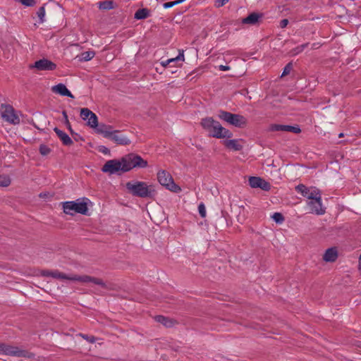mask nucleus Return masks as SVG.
I'll use <instances>...</instances> for the list:
<instances>
[{
    "instance_id": "f257e3e1",
    "label": "nucleus",
    "mask_w": 361,
    "mask_h": 361,
    "mask_svg": "<svg viewBox=\"0 0 361 361\" xmlns=\"http://www.w3.org/2000/svg\"><path fill=\"white\" fill-rule=\"evenodd\" d=\"M42 275L44 276H51L54 279H67L70 281H80L82 283H89L92 282L96 285H99L102 288L106 289H111L101 279L92 277L87 275L79 276V275H71L68 276L66 274L60 272L59 271H49V270H43L41 272Z\"/></svg>"
},
{
    "instance_id": "f03ea898",
    "label": "nucleus",
    "mask_w": 361,
    "mask_h": 361,
    "mask_svg": "<svg viewBox=\"0 0 361 361\" xmlns=\"http://www.w3.org/2000/svg\"><path fill=\"white\" fill-rule=\"evenodd\" d=\"M126 188L132 195L141 198L152 199L156 194L154 187L143 181H129L126 183Z\"/></svg>"
},
{
    "instance_id": "7ed1b4c3",
    "label": "nucleus",
    "mask_w": 361,
    "mask_h": 361,
    "mask_svg": "<svg viewBox=\"0 0 361 361\" xmlns=\"http://www.w3.org/2000/svg\"><path fill=\"white\" fill-rule=\"evenodd\" d=\"M121 159L123 164V172L129 171L135 168L144 169L147 166V161L135 153L126 154Z\"/></svg>"
},
{
    "instance_id": "20e7f679",
    "label": "nucleus",
    "mask_w": 361,
    "mask_h": 361,
    "mask_svg": "<svg viewBox=\"0 0 361 361\" xmlns=\"http://www.w3.org/2000/svg\"><path fill=\"white\" fill-rule=\"evenodd\" d=\"M219 118L238 128H244L247 122V119L243 116L232 114L226 111H220L219 112Z\"/></svg>"
},
{
    "instance_id": "39448f33",
    "label": "nucleus",
    "mask_w": 361,
    "mask_h": 361,
    "mask_svg": "<svg viewBox=\"0 0 361 361\" xmlns=\"http://www.w3.org/2000/svg\"><path fill=\"white\" fill-rule=\"evenodd\" d=\"M0 355L28 358H33L35 357V354L27 350H21L18 347L7 345L4 343H0Z\"/></svg>"
},
{
    "instance_id": "423d86ee",
    "label": "nucleus",
    "mask_w": 361,
    "mask_h": 361,
    "mask_svg": "<svg viewBox=\"0 0 361 361\" xmlns=\"http://www.w3.org/2000/svg\"><path fill=\"white\" fill-rule=\"evenodd\" d=\"M63 209L65 214L72 216L75 213L86 215L88 212L87 205L85 202H65L63 203Z\"/></svg>"
},
{
    "instance_id": "0eeeda50",
    "label": "nucleus",
    "mask_w": 361,
    "mask_h": 361,
    "mask_svg": "<svg viewBox=\"0 0 361 361\" xmlns=\"http://www.w3.org/2000/svg\"><path fill=\"white\" fill-rule=\"evenodd\" d=\"M157 179L159 183L166 187L168 190L173 192H180L181 188L180 186L176 185L171 175L165 170H160L157 173Z\"/></svg>"
},
{
    "instance_id": "6e6552de",
    "label": "nucleus",
    "mask_w": 361,
    "mask_h": 361,
    "mask_svg": "<svg viewBox=\"0 0 361 361\" xmlns=\"http://www.w3.org/2000/svg\"><path fill=\"white\" fill-rule=\"evenodd\" d=\"M1 117L3 119L13 125H18L20 123V118L11 105L1 104Z\"/></svg>"
},
{
    "instance_id": "1a4fd4ad",
    "label": "nucleus",
    "mask_w": 361,
    "mask_h": 361,
    "mask_svg": "<svg viewBox=\"0 0 361 361\" xmlns=\"http://www.w3.org/2000/svg\"><path fill=\"white\" fill-rule=\"evenodd\" d=\"M102 171L104 173H109V174L117 173L119 171L124 173L122 159L120 160L111 159L107 161L102 166Z\"/></svg>"
},
{
    "instance_id": "9d476101",
    "label": "nucleus",
    "mask_w": 361,
    "mask_h": 361,
    "mask_svg": "<svg viewBox=\"0 0 361 361\" xmlns=\"http://www.w3.org/2000/svg\"><path fill=\"white\" fill-rule=\"evenodd\" d=\"M30 69L35 68L37 71H54L56 68V64L51 61L43 58L29 65Z\"/></svg>"
},
{
    "instance_id": "9b49d317",
    "label": "nucleus",
    "mask_w": 361,
    "mask_h": 361,
    "mask_svg": "<svg viewBox=\"0 0 361 361\" xmlns=\"http://www.w3.org/2000/svg\"><path fill=\"white\" fill-rule=\"evenodd\" d=\"M209 136L216 138H231L233 136V133L222 127L219 121H216L212 129L209 133Z\"/></svg>"
},
{
    "instance_id": "f8f14e48",
    "label": "nucleus",
    "mask_w": 361,
    "mask_h": 361,
    "mask_svg": "<svg viewBox=\"0 0 361 361\" xmlns=\"http://www.w3.org/2000/svg\"><path fill=\"white\" fill-rule=\"evenodd\" d=\"M295 190L300 192L302 196L307 197L309 200H314L317 196L321 195L319 190L316 188H307L303 184H300L295 187Z\"/></svg>"
},
{
    "instance_id": "ddd939ff",
    "label": "nucleus",
    "mask_w": 361,
    "mask_h": 361,
    "mask_svg": "<svg viewBox=\"0 0 361 361\" xmlns=\"http://www.w3.org/2000/svg\"><path fill=\"white\" fill-rule=\"evenodd\" d=\"M249 185L252 188H260L264 191H269L271 189V185L269 182L257 176L249 178Z\"/></svg>"
},
{
    "instance_id": "4468645a",
    "label": "nucleus",
    "mask_w": 361,
    "mask_h": 361,
    "mask_svg": "<svg viewBox=\"0 0 361 361\" xmlns=\"http://www.w3.org/2000/svg\"><path fill=\"white\" fill-rule=\"evenodd\" d=\"M308 206L310 207V213L317 215H322L325 213V209L322 207L321 195H318L317 198L311 200L308 202Z\"/></svg>"
},
{
    "instance_id": "2eb2a0df",
    "label": "nucleus",
    "mask_w": 361,
    "mask_h": 361,
    "mask_svg": "<svg viewBox=\"0 0 361 361\" xmlns=\"http://www.w3.org/2000/svg\"><path fill=\"white\" fill-rule=\"evenodd\" d=\"M106 138L110 139L120 145H128L130 144V140L123 135H121L120 131L117 130H114L112 134L107 133Z\"/></svg>"
},
{
    "instance_id": "dca6fc26",
    "label": "nucleus",
    "mask_w": 361,
    "mask_h": 361,
    "mask_svg": "<svg viewBox=\"0 0 361 361\" xmlns=\"http://www.w3.org/2000/svg\"><path fill=\"white\" fill-rule=\"evenodd\" d=\"M338 257V253L337 248L336 247H332L328 248L325 251L322 259L326 262H334L336 261Z\"/></svg>"
},
{
    "instance_id": "f3484780",
    "label": "nucleus",
    "mask_w": 361,
    "mask_h": 361,
    "mask_svg": "<svg viewBox=\"0 0 361 361\" xmlns=\"http://www.w3.org/2000/svg\"><path fill=\"white\" fill-rule=\"evenodd\" d=\"M51 90L54 93L59 94L62 96H66L71 98H74L72 93L67 89L66 86L63 83H59L51 87Z\"/></svg>"
},
{
    "instance_id": "a211bd4d",
    "label": "nucleus",
    "mask_w": 361,
    "mask_h": 361,
    "mask_svg": "<svg viewBox=\"0 0 361 361\" xmlns=\"http://www.w3.org/2000/svg\"><path fill=\"white\" fill-rule=\"evenodd\" d=\"M262 14L253 12L250 13L247 17L242 19V23L247 25H256L260 18H262Z\"/></svg>"
},
{
    "instance_id": "6ab92c4d",
    "label": "nucleus",
    "mask_w": 361,
    "mask_h": 361,
    "mask_svg": "<svg viewBox=\"0 0 361 361\" xmlns=\"http://www.w3.org/2000/svg\"><path fill=\"white\" fill-rule=\"evenodd\" d=\"M54 130L62 142L63 145L66 146H70L73 144V140L68 136V134H66V133H64L63 131H62L61 130L59 129L56 127L54 128Z\"/></svg>"
},
{
    "instance_id": "aec40b11",
    "label": "nucleus",
    "mask_w": 361,
    "mask_h": 361,
    "mask_svg": "<svg viewBox=\"0 0 361 361\" xmlns=\"http://www.w3.org/2000/svg\"><path fill=\"white\" fill-rule=\"evenodd\" d=\"M154 319L157 322L163 324L164 326L167 328L172 327L177 323L173 319L162 315L156 316Z\"/></svg>"
},
{
    "instance_id": "412c9836",
    "label": "nucleus",
    "mask_w": 361,
    "mask_h": 361,
    "mask_svg": "<svg viewBox=\"0 0 361 361\" xmlns=\"http://www.w3.org/2000/svg\"><path fill=\"white\" fill-rule=\"evenodd\" d=\"M225 147L234 151H240L243 145L240 144L239 140H226L224 142Z\"/></svg>"
},
{
    "instance_id": "4be33fe9",
    "label": "nucleus",
    "mask_w": 361,
    "mask_h": 361,
    "mask_svg": "<svg viewBox=\"0 0 361 361\" xmlns=\"http://www.w3.org/2000/svg\"><path fill=\"white\" fill-rule=\"evenodd\" d=\"M216 122V121L214 120L212 117H207L202 119L201 126L209 133Z\"/></svg>"
},
{
    "instance_id": "5701e85b",
    "label": "nucleus",
    "mask_w": 361,
    "mask_h": 361,
    "mask_svg": "<svg viewBox=\"0 0 361 361\" xmlns=\"http://www.w3.org/2000/svg\"><path fill=\"white\" fill-rule=\"evenodd\" d=\"M96 130L98 133L102 134L105 138L107 133L112 134L115 130H113V127L111 126L105 124H100Z\"/></svg>"
},
{
    "instance_id": "b1692460",
    "label": "nucleus",
    "mask_w": 361,
    "mask_h": 361,
    "mask_svg": "<svg viewBox=\"0 0 361 361\" xmlns=\"http://www.w3.org/2000/svg\"><path fill=\"white\" fill-rule=\"evenodd\" d=\"M12 182L11 178L9 175L5 173H0V187L7 188L11 185Z\"/></svg>"
},
{
    "instance_id": "393cba45",
    "label": "nucleus",
    "mask_w": 361,
    "mask_h": 361,
    "mask_svg": "<svg viewBox=\"0 0 361 361\" xmlns=\"http://www.w3.org/2000/svg\"><path fill=\"white\" fill-rule=\"evenodd\" d=\"M149 16V11L147 8L138 9L135 13L134 18L137 20L145 19Z\"/></svg>"
},
{
    "instance_id": "a878e982",
    "label": "nucleus",
    "mask_w": 361,
    "mask_h": 361,
    "mask_svg": "<svg viewBox=\"0 0 361 361\" xmlns=\"http://www.w3.org/2000/svg\"><path fill=\"white\" fill-rule=\"evenodd\" d=\"M184 61V54H183V50L181 51H179L178 56H176V58H172V59H168L166 61H163L161 62V64L162 66L166 67L169 64H170L171 63V61Z\"/></svg>"
},
{
    "instance_id": "bb28decb",
    "label": "nucleus",
    "mask_w": 361,
    "mask_h": 361,
    "mask_svg": "<svg viewBox=\"0 0 361 361\" xmlns=\"http://www.w3.org/2000/svg\"><path fill=\"white\" fill-rule=\"evenodd\" d=\"M114 2L112 0H106L99 2V8L101 10H110L114 8Z\"/></svg>"
},
{
    "instance_id": "cd10ccee",
    "label": "nucleus",
    "mask_w": 361,
    "mask_h": 361,
    "mask_svg": "<svg viewBox=\"0 0 361 361\" xmlns=\"http://www.w3.org/2000/svg\"><path fill=\"white\" fill-rule=\"evenodd\" d=\"M269 131H287L288 132V125L271 124L269 128Z\"/></svg>"
},
{
    "instance_id": "c85d7f7f",
    "label": "nucleus",
    "mask_w": 361,
    "mask_h": 361,
    "mask_svg": "<svg viewBox=\"0 0 361 361\" xmlns=\"http://www.w3.org/2000/svg\"><path fill=\"white\" fill-rule=\"evenodd\" d=\"M87 125L93 128H97L98 126H99V125H98L97 116L92 111L90 116L88 119Z\"/></svg>"
},
{
    "instance_id": "c756f323",
    "label": "nucleus",
    "mask_w": 361,
    "mask_h": 361,
    "mask_svg": "<svg viewBox=\"0 0 361 361\" xmlns=\"http://www.w3.org/2000/svg\"><path fill=\"white\" fill-rule=\"evenodd\" d=\"M95 55L94 51H84L81 54V61H87L91 60Z\"/></svg>"
},
{
    "instance_id": "7c9ffc66",
    "label": "nucleus",
    "mask_w": 361,
    "mask_h": 361,
    "mask_svg": "<svg viewBox=\"0 0 361 361\" xmlns=\"http://www.w3.org/2000/svg\"><path fill=\"white\" fill-rule=\"evenodd\" d=\"M39 153L42 156H47L51 152V149L46 145L42 144L39 147Z\"/></svg>"
},
{
    "instance_id": "2f4dec72",
    "label": "nucleus",
    "mask_w": 361,
    "mask_h": 361,
    "mask_svg": "<svg viewBox=\"0 0 361 361\" xmlns=\"http://www.w3.org/2000/svg\"><path fill=\"white\" fill-rule=\"evenodd\" d=\"M308 45H309V43H305L300 46H298V47H295V49H293V50H291L290 53L293 56L297 55L299 53L302 52L304 50V49L306 48Z\"/></svg>"
},
{
    "instance_id": "473e14b6",
    "label": "nucleus",
    "mask_w": 361,
    "mask_h": 361,
    "mask_svg": "<svg viewBox=\"0 0 361 361\" xmlns=\"http://www.w3.org/2000/svg\"><path fill=\"white\" fill-rule=\"evenodd\" d=\"M92 111L87 108H82L80 110V116L83 120H88Z\"/></svg>"
},
{
    "instance_id": "72a5a7b5",
    "label": "nucleus",
    "mask_w": 361,
    "mask_h": 361,
    "mask_svg": "<svg viewBox=\"0 0 361 361\" xmlns=\"http://www.w3.org/2000/svg\"><path fill=\"white\" fill-rule=\"evenodd\" d=\"M77 336L82 338L90 343H94L96 342L97 338L93 336H89L87 334H84L82 333L78 334Z\"/></svg>"
},
{
    "instance_id": "f704fd0d",
    "label": "nucleus",
    "mask_w": 361,
    "mask_h": 361,
    "mask_svg": "<svg viewBox=\"0 0 361 361\" xmlns=\"http://www.w3.org/2000/svg\"><path fill=\"white\" fill-rule=\"evenodd\" d=\"M62 115L63 116V118H64V123L66 125V126L67 127V128L70 130L71 133L73 135L74 134V132L71 128V123L69 122V120L68 118V115H67V113L66 111H62Z\"/></svg>"
},
{
    "instance_id": "c9c22d12",
    "label": "nucleus",
    "mask_w": 361,
    "mask_h": 361,
    "mask_svg": "<svg viewBox=\"0 0 361 361\" xmlns=\"http://www.w3.org/2000/svg\"><path fill=\"white\" fill-rule=\"evenodd\" d=\"M273 219L277 224H281L284 221V217L282 214L279 212H276L272 216Z\"/></svg>"
},
{
    "instance_id": "e433bc0d",
    "label": "nucleus",
    "mask_w": 361,
    "mask_h": 361,
    "mask_svg": "<svg viewBox=\"0 0 361 361\" xmlns=\"http://www.w3.org/2000/svg\"><path fill=\"white\" fill-rule=\"evenodd\" d=\"M292 69H293V64L291 62H290L288 64H286V66L283 68V71L281 74V77L288 75L290 73V71H292Z\"/></svg>"
},
{
    "instance_id": "4c0bfd02",
    "label": "nucleus",
    "mask_w": 361,
    "mask_h": 361,
    "mask_svg": "<svg viewBox=\"0 0 361 361\" xmlns=\"http://www.w3.org/2000/svg\"><path fill=\"white\" fill-rule=\"evenodd\" d=\"M37 16L39 18V23L44 22V17L45 16V9L43 6L40 7L37 13Z\"/></svg>"
},
{
    "instance_id": "58836bf2",
    "label": "nucleus",
    "mask_w": 361,
    "mask_h": 361,
    "mask_svg": "<svg viewBox=\"0 0 361 361\" xmlns=\"http://www.w3.org/2000/svg\"><path fill=\"white\" fill-rule=\"evenodd\" d=\"M16 1L21 3L23 5L26 6H32L35 5V0H16Z\"/></svg>"
},
{
    "instance_id": "ea45409f",
    "label": "nucleus",
    "mask_w": 361,
    "mask_h": 361,
    "mask_svg": "<svg viewBox=\"0 0 361 361\" xmlns=\"http://www.w3.org/2000/svg\"><path fill=\"white\" fill-rule=\"evenodd\" d=\"M198 211H199V214L200 215L202 216V217H205L206 216V209H205V207H204V204L203 203H200L198 206Z\"/></svg>"
},
{
    "instance_id": "a19ab883",
    "label": "nucleus",
    "mask_w": 361,
    "mask_h": 361,
    "mask_svg": "<svg viewBox=\"0 0 361 361\" xmlns=\"http://www.w3.org/2000/svg\"><path fill=\"white\" fill-rule=\"evenodd\" d=\"M288 132H292V133L297 134V133H300L301 130L298 126H288Z\"/></svg>"
},
{
    "instance_id": "79ce46f5",
    "label": "nucleus",
    "mask_w": 361,
    "mask_h": 361,
    "mask_svg": "<svg viewBox=\"0 0 361 361\" xmlns=\"http://www.w3.org/2000/svg\"><path fill=\"white\" fill-rule=\"evenodd\" d=\"M99 152L104 154H110V150L109 148L106 147L105 146L101 145L98 147Z\"/></svg>"
},
{
    "instance_id": "37998d69",
    "label": "nucleus",
    "mask_w": 361,
    "mask_h": 361,
    "mask_svg": "<svg viewBox=\"0 0 361 361\" xmlns=\"http://www.w3.org/2000/svg\"><path fill=\"white\" fill-rule=\"evenodd\" d=\"M229 0H216V6L219 8L225 5Z\"/></svg>"
},
{
    "instance_id": "c03bdc74",
    "label": "nucleus",
    "mask_w": 361,
    "mask_h": 361,
    "mask_svg": "<svg viewBox=\"0 0 361 361\" xmlns=\"http://www.w3.org/2000/svg\"><path fill=\"white\" fill-rule=\"evenodd\" d=\"M176 5V3H175V1H169V2H166L163 4V6L164 8H171L173 7V6Z\"/></svg>"
},
{
    "instance_id": "a18cd8bd",
    "label": "nucleus",
    "mask_w": 361,
    "mask_h": 361,
    "mask_svg": "<svg viewBox=\"0 0 361 361\" xmlns=\"http://www.w3.org/2000/svg\"><path fill=\"white\" fill-rule=\"evenodd\" d=\"M288 24V19H283L280 22V27L281 28L286 27Z\"/></svg>"
},
{
    "instance_id": "49530a36",
    "label": "nucleus",
    "mask_w": 361,
    "mask_h": 361,
    "mask_svg": "<svg viewBox=\"0 0 361 361\" xmlns=\"http://www.w3.org/2000/svg\"><path fill=\"white\" fill-rule=\"evenodd\" d=\"M219 69L221 71H228L230 69V67L228 66H224V65H221L219 66Z\"/></svg>"
},
{
    "instance_id": "de8ad7c7",
    "label": "nucleus",
    "mask_w": 361,
    "mask_h": 361,
    "mask_svg": "<svg viewBox=\"0 0 361 361\" xmlns=\"http://www.w3.org/2000/svg\"><path fill=\"white\" fill-rule=\"evenodd\" d=\"M49 196V194L48 192H41L39 195V197L41 198H47Z\"/></svg>"
},
{
    "instance_id": "09e8293b",
    "label": "nucleus",
    "mask_w": 361,
    "mask_h": 361,
    "mask_svg": "<svg viewBox=\"0 0 361 361\" xmlns=\"http://www.w3.org/2000/svg\"><path fill=\"white\" fill-rule=\"evenodd\" d=\"M320 46H321V44L319 42L318 43H314L312 44V49H318L319 47H320Z\"/></svg>"
},
{
    "instance_id": "8fccbe9b",
    "label": "nucleus",
    "mask_w": 361,
    "mask_h": 361,
    "mask_svg": "<svg viewBox=\"0 0 361 361\" xmlns=\"http://www.w3.org/2000/svg\"><path fill=\"white\" fill-rule=\"evenodd\" d=\"M221 215H222V217H224V219L226 218V216L228 215L227 212H225L224 211L221 212Z\"/></svg>"
},
{
    "instance_id": "3c124183",
    "label": "nucleus",
    "mask_w": 361,
    "mask_h": 361,
    "mask_svg": "<svg viewBox=\"0 0 361 361\" xmlns=\"http://www.w3.org/2000/svg\"><path fill=\"white\" fill-rule=\"evenodd\" d=\"M185 0H177V1H175L176 5L179 4L183 2Z\"/></svg>"
},
{
    "instance_id": "603ef678",
    "label": "nucleus",
    "mask_w": 361,
    "mask_h": 361,
    "mask_svg": "<svg viewBox=\"0 0 361 361\" xmlns=\"http://www.w3.org/2000/svg\"><path fill=\"white\" fill-rule=\"evenodd\" d=\"M359 267H360V269H361V253H360V255L359 257Z\"/></svg>"
},
{
    "instance_id": "864d4df0",
    "label": "nucleus",
    "mask_w": 361,
    "mask_h": 361,
    "mask_svg": "<svg viewBox=\"0 0 361 361\" xmlns=\"http://www.w3.org/2000/svg\"><path fill=\"white\" fill-rule=\"evenodd\" d=\"M343 136V133H341L339 134V137H342Z\"/></svg>"
}]
</instances>
